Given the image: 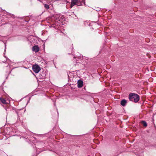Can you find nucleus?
<instances>
[{
	"label": "nucleus",
	"instance_id": "1",
	"mask_svg": "<svg viewBox=\"0 0 156 156\" xmlns=\"http://www.w3.org/2000/svg\"><path fill=\"white\" fill-rule=\"evenodd\" d=\"M85 4V0H71L70 8L75 5L80 6Z\"/></svg>",
	"mask_w": 156,
	"mask_h": 156
},
{
	"label": "nucleus",
	"instance_id": "2",
	"mask_svg": "<svg viewBox=\"0 0 156 156\" xmlns=\"http://www.w3.org/2000/svg\"><path fill=\"white\" fill-rule=\"evenodd\" d=\"M129 99L131 101L135 102H137L139 100L140 97L137 94L134 93H131L129 94Z\"/></svg>",
	"mask_w": 156,
	"mask_h": 156
},
{
	"label": "nucleus",
	"instance_id": "3",
	"mask_svg": "<svg viewBox=\"0 0 156 156\" xmlns=\"http://www.w3.org/2000/svg\"><path fill=\"white\" fill-rule=\"evenodd\" d=\"M32 69L33 71L36 73H38L41 70L40 67L37 65H34Z\"/></svg>",
	"mask_w": 156,
	"mask_h": 156
},
{
	"label": "nucleus",
	"instance_id": "4",
	"mask_svg": "<svg viewBox=\"0 0 156 156\" xmlns=\"http://www.w3.org/2000/svg\"><path fill=\"white\" fill-rule=\"evenodd\" d=\"M39 47L37 45H35L32 48V51L35 53L38 52L39 51Z\"/></svg>",
	"mask_w": 156,
	"mask_h": 156
},
{
	"label": "nucleus",
	"instance_id": "5",
	"mask_svg": "<svg viewBox=\"0 0 156 156\" xmlns=\"http://www.w3.org/2000/svg\"><path fill=\"white\" fill-rule=\"evenodd\" d=\"M77 84L78 87L80 88L82 87L83 86V81L80 80H79L77 81Z\"/></svg>",
	"mask_w": 156,
	"mask_h": 156
},
{
	"label": "nucleus",
	"instance_id": "6",
	"mask_svg": "<svg viewBox=\"0 0 156 156\" xmlns=\"http://www.w3.org/2000/svg\"><path fill=\"white\" fill-rule=\"evenodd\" d=\"M126 102H127L125 100L123 99V100H122L121 101V104L122 106H124L126 105Z\"/></svg>",
	"mask_w": 156,
	"mask_h": 156
},
{
	"label": "nucleus",
	"instance_id": "7",
	"mask_svg": "<svg viewBox=\"0 0 156 156\" xmlns=\"http://www.w3.org/2000/svg\"><path fill=\"white\" fill-rule=\"evenodd\" d=\"M0 100L1 101V102L4 104H6V102L5 100L3 98H0Z\"/></svg>",
	"mask_w": 156,
	"mask_h": 156
},
{
	"label": "nucleus",
	"instance_id": "8",
	"mask_svg": "<svg viewBox=\"0 0 156 156\" xmlns=\"http://www.w3.org/2000/svg\"><path fill=\"white\" fill-rule=\"evenodd\" d=\"M44 7L45 8L47 9H48L49 8V5H48L46 4L44 5Z\"/></svg>",
	"mask_w": 156,
	"mask_h": 156
},
{
	"label": "nucleus",
	"instance_id": "9",
	"mask_svg": "<svg viewBox=\"0 0 156 156\" xmlns=\"http://www.w3.org/2000/svg\"><path fill=\"white\" fill-rule=\"evenodd\" d=\"M142 123H143L144 126L146 127L147 126V124L145 121H142Z\"/></svg>",
	"mask_w": 156,
	"mask_h": 156
},
{
	"label": "nucleus",
	"instance_id": "10",
	"mask_svg": "<svg viewBox=\"0 0 156 156\" xmlns=\"http://www.w3.org/2000/svg\"><path fill=\"white\" fill-rule=\"evenodd\" d=\"M66 3H69V2L67 0H66Z\"/></svg>",
	"mask_w": 156,
	"mask_h": 156
},
{
	"label": "nucleus",
	"instance_id": "11",
	"mask_svg": "<svg viewBox=\"0 0 156 156\" xmlns=\"http://www.w3.org/2000/svg\"><path fill=\"white\" fill-rule=\"evenodd\" d=\"M11 14H10V17L11 16Z\"/></svg>",
	"mask_w": 156,
	"mask_h": 156
}]
</instances>
